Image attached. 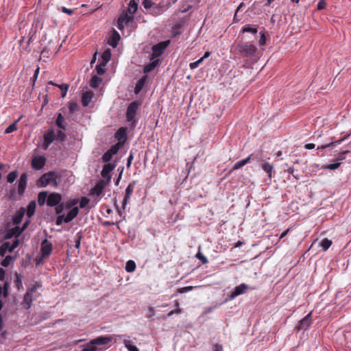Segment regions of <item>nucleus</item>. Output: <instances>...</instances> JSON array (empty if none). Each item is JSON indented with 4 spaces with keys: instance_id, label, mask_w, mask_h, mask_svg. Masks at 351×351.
<instances>
[{
    "instance_id": "1",
    "label": "nucleus",
    "mask_w": 351,
    "mask_h": 351,
    "mask_svg": "<svg viewBox=\"0 0 351 351\" xmlns=\"http://www.w3.org/2000/svg\"><path fill=\"white\" fill-rule=\"evenodd\" d=\"M112 340V336H99L91 339L84 346L82 351H103L107 349L108 345Z\"/></svg>"
},
{
    "instance_id": "2",
    "label": "nucleus",
    "mask_w": 351,
    "mask_h": 351,
    "mask_svg": "<svg viewBox=\"0 0 351 351\" xmlns=\"http://www.w3.org/2000/svg\"><path fill=\"white\" fill-rule=\"evenodd\" d=\"M235 49L243 56L252 58L257 51L256 47L253 44L239 43Z\"/></svg>"
},
{
    "instance_id": "3",
    "label": "nucleus",
    "mask_w": 351,
    "mask_h": 351,
    "mask_svg": "<svg viewBox=\"0 0 351 351\" xmlns=\"http://www.w3.org/2000/svg\"><path fill=\"white\" fill-rule=\"evenodd\" d=\"M141 106V103L137 101L131 102L128 106L126 111V120L132 123V127H135L136 120L135 119L137 110Z\"/></svg>"
},
{
    "instance_id": "4",
    "label": "nucleus",
    "mask_w": 351,
    "mask_h": 351,
    "mask_svg": "<svg viewBox=\"0 0 351 351\" xmlns=\"http://www.w3.org/2000/svg\"><path fill=\"white\" fill-rule=\"evenodd\" d=\"M110 184L109 178L108 180L100 179L97 182L94 187H93L90 191V195L92 196H95L96 197H100L104 193V189L106 186Z\"/></svg>"
},
{
    "instance_id": "5",
    "label": "nucleus",
    "mask_w": 351,
    "mask_h": 351,
    "mask_svg": "<svg viewBox=\"0 0 351 351\" xmlns=\"http://www.w3.org/2000/svg\"><path fill=\"white\" fill-rule=\"evenodd\" d=\"M154 68L155 67H143V73L145 75H143L139 80H138L137 83L136 84L134 90L136 95H138L141 91L145 84L149 80L147 74L152 71Z\"/></svg>"
},
{
    "instance_id": "6",
    "label": "nucleus",
    "mask_w": 351,
    "mask_h": 351,
    "mask_svg": "<svg viewBox=\"0 0 351 351\" xmlns=\"http://www.w3.org/2000/svg\"><path fill=\"white\" fill-rule=\"evenodd\" d=\"M57 176L54 171L44 173L37 181L36 184L39 187H45L52 182H56Z\"/></svg>"
},
{
    "instance_id": "7",
    "label": "nucleus",
    "mask_w": 351,
    "mask_h": 351,
    "mask_svg": "<svg viewBox=\"0 0 351 351\" xmlns=\"http://www.w3.org/2000/svg\"><path fill=\"white\" fill-rule=\"evenodd\" d=\"M169 43L170 40H167L160 42L156 45H154L152 47V56L154 58H158L163 53L165 49L169 46Z\"/></svg>"
},
{
    "instance_id": "8",
    "label": "nucleus",
    "mask_w": 351,
    "mask_h": 351,
    "mask_svg": "<svg viewBox=\"0 0 351 351\" xmlns=\"http://www.w3.org/2000/svg\"><path fill=\"white\" fill-rule=\"evenodd\" d=\"M169 5L170 3H168L167 4H162L160 3L156 4L155 3V5L149 11V13L154 16H159L169 8Z\"/></svg>"
},
{
    "instance_id": "9",
    "label": "nucleus",
    "mask_w": 351,
    "mask_h": 351,
    "mask_svg": "<svg viewBox=\"0 0 351 351\" xmlns=\"http://www.w3.org/2000/svg\"><path fill=\"white\" fill-rule=\"evenodd\" d=\"M56 139V134L53 130H49L46 134L43 136V149L44 150H47L49 145L55 141Z\"/></svg>"
},
{
    "instance_id": "10",
    "label": "nucleus",
    "mask_w": 351,
    "mask_h": 351,
    "mask_svg": "<svg viewBox=\"0 0 351 351\" xmlns=\"http://www.w3.org/2000/svg\"><path fill=\"white\" fill-rule=\"evenodd\" d=\"M136 185V181L130 182L125 189V194L122 202V208L124 210L130 201L131 195L134 192V189Z\"/></svg>"
},
{
    "instance_id": "11",
    "label": "nucleus",
    "mask_w": 351,
    "mask_h": 351,
    "mask_svg": "<svg viewBox=\"0 0 351 351\" xmlns=\"http://www.w3.org/2000/svg\"><path fill=\"white\" fill-rule=\"evenodd\" d=\"M249 288V286L245 283H242L237 286L234 291L230 293V298L232 300L240 295L245 293Z\"/></svg>"
},
{
    "instance_id": "12",
    "label": "nucleus",
    "mask_w": 351,
    "mask_h": 351,
    "mask_svg": "<svg viewBox=\"0 0 351 351\" xmlns=\"http://www.w3.org/2000/svg\"><path fill=\"white\" fill-rule=\"evenodd\" d=\"M62 200V196L57 193H52L48 195L47 204L49 206H56L58 205Z\"/></svg>"
},
{
    "instance_id": "13",
    "label": "nucleus",
    "mask_w": 351,
    "mask_h": 351,
    "mask_svg": "<svg viewBox=\"0 0 351 351\" xmlns=\"http://www.w3.org/2000/svg\"><path fill=\"white\" fill-rule=\"evenodd\" d=\"M52 251V244L47 239H45L41 243L40 252L43 257H48Z\"/></svg>"
},
{
    "instance_id": "14",
    "label": "nucleus",
    "mask_w": 351,
    "mask_h": 351,
    "mask_svg": "<svg viewBox=\"0 0 351 351\" xmlns=\"http://www.w3.org/2000/svg\"><path fill=\"white\" fill-rule=\"evenodd\" d=\"M311 315L312 313L310 312L302 320L300 321L298 325L297 326V329L298 330H307L308 326L311 324Z\"/></svg>"
},
{
    "instance_id": "15",
    "label": "nucleus",
    "mask_w": 351,
    "mask_h": 351,
    "mask_svg": "<svg viewBox=\"0 0 351 351\" xmlns=\"http://www.w3.org/2000/svg\"><path fill=\"white\" fill-rule=\"evenodd\" d=\"M115 168V165L112 163H106L103 166V169L101 172V176L103 179L108 180L109 178L110 182L111 181V175L110 172Z\"/></svg>"
},
{
    "instance_id": "16",
    "label": "nucleus",
    "mask_w": 351,
    "mask_h": 351,
    "mask_svg": "<svg viewBox=\"0 0 351 351\" xmlns=\"http://www.w3.org/2000/svg\"><path fill=\"white\" fill-rule=\"evenodd\" d=\"M45 157L43 156H35L32 158V166L35 169H40L45 166Z\"/></svg>"
},
{
    "instance_id": "17",
    "label": "nucleus",
    "mask_w": 351,
    "mask_h": 351,
    "mask_svg": "<svg viewBox=\"0 0 351 351\" xmlns=\"http://www.w3.org/2000/svg\"><path fill=\"white\" fill-rule=\"evenodd\" d=\"M111 58V50L110 49H106L99 58L98 63L96 66H106V64Z\"/></svg>"
},
{
    "instance_id": "18",
    "label": "nucleus",
    "mask_w": 351,
    "mask_h": 351,
    "mask_svg": "<svg viewBox=\"0 0 351 351\" xmlns=\"http://www.w3.org/2000/svg\"><path fill=\"white\" fill-rule=\"evenodd\" d=\"M27 176L26 173H23L19 180L18 184V193L19 195H23L25 192L27 186Z\"/></svg>"
},
{
    "instance_id": "19",
    "label": "nucleus",
    "mask_w": 351,
    "mask_h": 351,
    "mask_svg": "<svg viewBox=\"0 0 351 351\" xmlns=\"http://www.w3.org/2000/svg\"><path fill=\"white\" fill-rule=\"evenodd\" d=\"M121 39V36L114 29H113L111 36H110L109 40H108V43L109 45L112 47L113 48L117 47L119 41Z\"/></svg>"
},
{
    "instance_id": "20",
    "label": "nucleus",
    "mask_w": 351,
    "mask_h": 351,
    "mask_svg": "<svg viewBox=\"0 0 351 351\" xmlns=\"http://www.w3.org/2000/svg\"><path fill=\"white\" fill-rule=\"evenodd\" d=\"M25 209L23 208H21L15 213V214L12 217V222L14 224L18 225L21 222L23 217L25 215Z\"/></svg>"
},
{
    "instance_id": "21",
    "label": "nucleus",
    "mask_w": 351,
    "mask_h": 351,
    "mask_svg": "<svg viewBox=\"0 0 351 351\" xmlns=\"http://www.w3.org/2000/svg\"><path fill=\"white\" fill-rule=\"evenodd\" d=\"M258 25H246L243 27L241 34L250 33L252 34H256L258 33Z\"/></svg>"
},
{
    "instance_id": "22",
    "label": "nucleus",
    "mask_w": 351,
    "mask_h": 351,
    "mask_svg": "<svg viewBox=\"0 0 351 351\" xmlns=\"http://www.w3.org/2000/svg\"><path fill=\"white\" fill-rule=\"evenodd\" d=\"M33 301V295H29V293H25L23 297V300L21 302V305L23 308L27 310L29 309Z\"/></svg>"
},
{
    "instance_id": "23",
    "label": "nucleus",
    "mask_w": 351,
    "mask_h": 351,
    "mask_svg": "<svg viewBox=\"0 0 351 351\" xmlns=\"http://www.w3.org/2000/svg\"><path fill=\"white\" fill-rule=\"evenodd\" d=\"M79 209L77 207H74L69 211L66 216L64 217V221L69 223L78 214Z\"/></svg>"
},
{
    "instance_id": "24",
    "label": "nucleus",
    "mask_w": 351,
    "mask_h": 351,
    "mask_svg": "<svg viewBox=\"0 0 351 351\" xmlns=\"http://www.w3.org/2000/svg\"><path fill=\"white\" fill-rule=\"evenodd\" d=\"M93 97V93L91 91H86L82 94V106L86 107L90 102L92 98Z\"/></svg>"
},
{
    "instance_id": "25",
    "label": "nucleus",
    "mask_w": 351,
    "mask_h": 351,
    "mask_svg": "<svg viewBox=\"0 0 351 351\" xmlns=\"http://www.w3.org/2000/svg\"><path fill=\"white\" fill-rule=\"evenodd\" d=\"M252 157V154L250 155L247 158H246L245 159H243V160H241L240 161H238L237 162H236L232 169V171H235V170H237L239 169H241L242 167H243L244 165H245L246 164H247L251 158Z\"/></svg>"
},
{
    "instance_id": "26",
    "label": "nucleus",
    "mask_w": 351,
    "mask_h": 351,
    "mask_svg": "<svg viewBox=\"0 0 351 351\" xmlns=\"http://www.w3.org/2000/svg\"><path fill=\"white\" fill-rule=\"evenodd\" d=\"M56 124L60 129H62V130H65L66 129V124L64 123V117L62 116V114L61 113H59L58 114V117H57L56 120Z\"/></svg>"
},
{
    "instance_id": "27",
    "label": "nucleus",
    "mask_w": 351,
    "mask_h": 351,
    "mask_svg": "<svg viewBox=\"0 0 351 351\" xmlns=\"http://www.w3.org/2000/svg\"><path fill=\"white\" fill-rule=\"evenodd\" d=\"M262 169L264 171H265L268 176L271 178L272 177V171L274 167L272 165L267 162H265L262 164Z\"/></svg>"
},
{
    "instance_id": "28",
    "label": "nucleus",
    "mask_w": 351,
    "mask_h": 351,
    "mask_svg": "<svg viewBox=\"0 0 351 351\" xmlns=\"http://www.w3.org/2000/svg\"><path fill=\"white\" fill-rule=\"evenodd\" d=\"M36 202L35 201H31L27 207V215L28 217H31L35 213L36 210Z\"/></svg>"
},
{
    "instance_id": "29",
    "label": "nucleus",
    "mask_w": 351,
    "mask_h": 351,
    "mask_svg": "<svg viewBox=\"0 0 351 351\" xmlns=\"http://www.w3.org/2000/svg\"><path fill=\"white\" fill-rule=\"evenodd\" d=\"M127 9L130 14H134L138 10V3L134 0H130Z\"/></svg>"
},
{
    "instance_id": "30",
    "label": "nucleus",
    "mask_w": 351,
    "mask_h": 351,
    "mask_svg": "<svg viewBox=\"0 0 351 351\" xmlns=\"http://www.w3.org/2000/svg\"><path fill=\"white\" fill-rule=\"evenodd\" d=\"M47 197H48L47 192L43 191V192L39 193L38 196V204L40 206H43L45 204V202L47 203Z\"/></svg>"
},
{
    "instance_id": "31",
    "label": "nucleus",
    "mask_w": 351,
    "mask_h": 351,
    "mask_svg": "<svg viewBox=\"0 0 351 351\" xmlns=\"http://www.w3.org/2000/svg\"><path fill=\"white\" fill-rule=\"evenodd\" d=\"M22 231H23V230H21L19 227H15L14 228H12L7 233V237H8V238H10L11 237H18L21 234Z\"/></svg>"
},
{
    "instance_id": "32",
    "label": "nucleus",
    "mask_w": 351,
    "mask_h": 351,
    "mask_svg": "<svg viewBox=\"0 0 351 351\" xmlns=\"http://www.w3.org/2000/svg\"><path fill=\"white\" fill-rule=\"evenodd\" d=\"M123 343L129 351H139V349L136 346L133 345L131 341L124 339Z\"/></svg>"
},
{
    "instance_id": "33",
    "label": "nucleus",
    "mask_w": 351,
    "mask_h": 351,
    "mask_svg": "<svg viewBox=\"0 0 351 351\" xmlns=\"http://www.w3.org/2000/svg\"><path fill=\"white\" fill-rule=\"evenodd\" d=\"M101 79L97 75H93L90 80V85L92 88H97L101 82Z\"/></svg>"
},
{
    "instance_id": "34",
    "label": "nucleus",
    "mask_w": 351,
    "mask_h": 351,
    "mask_svg": "<svg viewBox=\"0 0 351 351\" xmlns=\"http://www.w3.org/2000/svg\"><path fill=\"white\" fill-rule=\"evenodd\" d=\"M332 242L327 238L324 239L321 243L320 246L324 251H326L332 245Z\"/></svg>"
},
{
    "instance_id": "35",
    "label": "nucleus",
    "mask_w": 351,
    "mask_h": 351,
    "mask_svg": "<svg viewBox=\"0 0 351 351\" xmlns=\"http://www.w3.org/2000/svg\"><path fill=\"white\" fill-rule=\"evenodd\" d=\"M136 269V263L132 260H129L125 264V270L128 272H133Z\"/></svg>"
},
{
    "instance_id": "36",
    "label": "nucleus",
    "mask_w": 351,
    "mask_h": 351,
    "mask_svg": "<svg viewBox=\"0 0 351 351\" xmlns=\"http://www.w3.org/2000/svg\"><path fill=\"white\" fill-rule=\"evenodd\" d=\"M10 243L5 242L0 246V255L4 256L7 252H9Z\"/></svg>"
},
{
    "instance_id": "37",
    "label": "nucleus",
    "mask_w": 351,
    "mask_h": 351,
    "mask_svg": "<svg viewBox=\"0 0 351 351\" xmlns=\"http://www.w3.org/2000/svg\"><path fill=\"white\" fill-rule=\"evenodd\" d=\"M130 13L127 10H123L120 14L118 20L121 21V23H125L127 19H129Z\"/></svg>"
},
{
    "instance_id": "38",
    "label": "nucleus",
    "mask_w": 351,
    "mask_h": 351,
    "mask_svg": "<svg viewBox=\"0 0 351 351\" xmlns=\"http://www.w3.org/2000/svg\"><path fill=\"white\" fill-rule=\"evenodd\" d=\"M40 287V285L38 282H34V285L27 289L26 293H29V295H33L34 293L36 291L37 289Z\"/></svg>"
},
{
    "instance_id": "39",
    "label": "nucleus",
    "mask_w": 351,
    "mask_h": 351,
    "mask_svg": "<svg viewBox=\"0 0 351 351\" xmlns=\"http://www.w3.org/2000/svg\"><path fill=\"white\" fill-rule=\"evenodd\" d=\"M17 176H18V173L16 171H11L8 175L7 181L10 183H12L16 180Z\"/></svg>"
},
{
    "instance_id": "40",
    "label": "nucleus",
    "mask_w": 351,
    "mask_h": 351,
    "mask_svg": "<svg viewBox=\"0 0 351 351\" xmlns=\"http://www.w3.org/2000/svg\"><path fill=\"white\" fill-rule=\"evenodd\" d=\"M210 53L209 51H206L204 56H202V58H200L199 60H197V61L195 62H191L189 64V66H198L202 61L204 58H208L209 56H210Z\"/></svg>"
},
{
    "instance_id": "41",
    "label": "nucleus",
    "mask_w": 351,
    "mask_h": 351,
    "mask_svg": "<svg viewBox=\"0 0 351 351\" xmlns=\"http://www.w3.org/2000/svg\"><path fill=\"white\" fill-rule=\"evenodd\" d=\"M14 284L17 287L18 290H20L23 287L22 285V276L19 274H16V280H14Z\"/></svg>"
},
{
    "instance_id": "42",
    "label": "nucleus",
    "mask_w": 351,
    "mask_h": 351,
    "mask_svg": "<svg viewBox=\"0 0 351 351\" xmlns=\"http://www.w3.org/2000/svg\"><path fill=\"white\" fill-rule=\"evenodd\" d=\"M142 4L145 9L150 10L155 5V3L152 0H143Z\"/></svg>"
},
{
    "instance_id": "43",
    "label": "nucleus",
    "mask_w": 351,
    "mask_h": 351,
    "mask_svg": "<svg viewBox=\"0 0 351 351\" xmlns=\"http://www.w3.org/2000/svg\"><path fill=\"white\" fill-rule=\"evenodd\" d=\"M195 257L201 261L202 264H206L208 262L207 258L200 252V248H199L198 252L196 254Z\"/></svg>"
},
{
    "instance_id": "44",
    "label": "nucleus",
    "mask_w": 351,
    "mask_h": 351,
    "mask_svg": "<svg viewBox=\"0 0 351 351\" xmlns=\"http://www.w3.org/2000/svg\"><path fill=\"white\" fill-rule=\"evenodd\" d=\"M17 130V126H16V121H15L14 123L10 124L6 129H5V134H10V133H12L14 131H16Z\"/></svg>"
},
{
    "instance_id": "45",
    "label": "nucleus",
    "mask_w": 351,
    "mask_h": 351,
    "mask_svg": "<svg viewBox=\"0 0 351 351\" xmlns=\"http://www.w3.org/2000/svg\"><path fill=\"white\" fill-rule=\"evenodd\" d=\"M112 157V155L108 151H107L104 154L101 159L103 162L109 163L108 162L111 160Z\"/></svg>"
},
{
    "instance_id": "46",
    "label": "nucleus",
    "mask_w": 351,
    "mask_h": 351,
    "mask_svg": "<svg viewBox=\"0 0 351 351\" xmlns=\"http://www.w3.org/2000/svg\"><path fill=\"white\" fill-rule=\"evenodd\" d=\"M342 141V140H339V141H335V142H332L330 143H328V144H326V145H322V146H319L317 147L318 149H326L327 147H333V146H335L337 144H339Z\"/></svg>"
},
{
    "instance_id": "47",
    "label": "nucleus",
    "mask_w": 351,
    "mask_h": 351,
    "mask_svg": "<svg viewBox=\"0 0 351 351\" xmlns=\"http://www.w3.org/2000/svg\"><path fill=\"white\" fill-rule=\"evenodd\" d=\"M89 199L86 197H82L80 202V207L84 208L89 203Z\"/></svg>"
},
{
    "instance_id": "48",
    "label": "nucleus",
    "mask_w": 351,
    "mask_h": 351,
    "mask_svg": "<svg viewBox=\"0 0 351 351\" xmlns=\"http://www.w3.org/2000/svg\"><path fill=\"white\" fill-rule=\"evenodd\" d=\"M261 34V36H260V39L258 40V43L261 46H263V45H265V43H266V36H265V32H261L260 33Z\"/></svg>"
},
{
    "instance_id": "49",
    "label": "nucleus",
    "mask_w": 351,
    "mask_h": 351,
    "mask_svg": "<svg viewBox=\"0 0 351 351\" xmlns=\"http://www.w3.org/2000/svg\"><path fill=\"white\" fill-rule=\"evenodd\" d=\"M119 149V143L112 145L108 151L113 156L116 154Z\"/></svg>"
},
{
    "instance_id": "50",
    "label": "nucleus",
    "mask_w": 351,
    "mask_h": 351,
    "mask_svg": "<svg viewBox=\"0 0 351 351\" xmlns=\"http://www.w3.org/2000/svg\"><path fill=\"white\" fill-rule=\"evenodd\" d=\"M350 152L349 150H346V151H343L342 152H341L337 158V160L338 161H341V160H343L346 159V155L348 153H350Z\"/></svg>"
},
{
    "instance_id": "51",
    "label": "nucleus",
    "mask_w": 351,
    "mask_h": 351,
    "mask_svg": "<svg viewBox=\"0 0 351 351\" xmlns=\"http://www.w3.org/2000/svg\"><path fill=\"white\" fill-rule=\"evenodd\" d=\"M77 203V199H70V200H69V201H67L66 202L65 206H66V208H71L74 205H75Z\"/></svg>"
},
{
    "instance_id": "52",
    "label": "nucleus",
    "mask_w": 351,
    "mask_h": 351,
    "mask_svg": "<svg viewBox=\"0 0 351 351\" xmlns=\"http://www.w3.org/2000/svg\"><path fill=\"white\" fill-rule=\"evenodd\" d=\"M134 23V16L132 14H130L129 16V19L125 21V25L128 27H132Z\"/></svg>"
},
{
    "instance_id": "53",
    "label": "nucleus",
    "mask_w": 351,
    "mask_h": 351,
    "mask_svg": "<svg viewBox=\"0 0 351 351\" xmlns=\"http://www.w3.org/2000/svg\"><path fill=\"white\" fill-rule=\"evenodd\" d=\"M125 136V130L123 128H119L117 130V132H116V137L119 140H121V136Z\"/></svg>"
},
{
    "instance_id": "54",
    "label": "nucleus",
    "mask_w": 351,
    "mask_h": 351,
    "mask_svg": "<svg viewBox=\"0 0 351 351\" xmlns=\"http://www.w3.org/2000/svg\"><path fill=\"white\" fill-rule=\"evenodd\" d=\"M193 289L192 286L184 287L178 289V292L180 293H184L191 291Z\"/></svg>"
},
{
    "instance_id": "55",
    "label": "nucleus",
    "mask_w": 351,
    "mask_h": 351,
    "mask_svg": "<svg viewBox=\"0 0 351 351\" xmlns=\"http://www.w3.org/2000/svg\"><path fill=\"white\" fill-rule=\"evenodd\" d=\"M56 137L61 141H64L66 138V135L62 131L59 130L56 134Z\"/></svg>"
},
{
    "instance_id": "56",
    "label": "nucleus",
    "mask_w": 351,
    "mask_h": 351,
    "mask_svg": "<svg viewBox=\"0 0 351 351\" xmlns=\"http://www.w3.org/2000/svg\"><path fill=\"white\" fill-rule=\"evenodd\" d=\"M19 243V241L18 239L13 241L12 244L10 243V248H9L8 251L10 252H12L16 247H18Z\"/></svg>"
},
{
    "instance_id": "57",
    "label": "nucleus",
    "mask_w": 351,
    "mask_h": 351,
    "mask_svg": "<svg viewBox=\"0 0 351 351\" xmlns=\"http://www.w3.org/2000/svg\"><path fill=\"white\" fill-rule=\"evenodd\" d=\"M326 6V0H319L318 4H317V10H321L325 9Z\"/></svg>"
},
{
    "instance_id": "58",
    "label": "nucleus",
    "mask_w": 351,
    "mask_h": 351,
    "mask_svg": "<svg viewBox=\"0 0 351 351\" xmlns=\"http://www.w3.org/2000/svg\"><path fill=\"white\" fill-rule=\"evenodd\" d=\"M81 239H82V236L80 234H77L76 235V238L75 240V247L77 249H80V247Z\"/></svg>"
},
{
    "instance_id": "59",
    "label": "nucleus",
    "mask_w": 351,
    "mask_h": 351,
    "mask_svg": "<svg viewBox=\"0 0 351 351\" xmlns=\"http://www.w3.org/2000/svg\"><path fill=\"white\" fill-rule=\"evenodd\" d=\"M341 163L340 162H335L334 164L328 165L326 168L330 170H335L338 169L340 167Z\"/></svg>"
},
{
    "instance_id": "60",
    "label": "nucleus",
    "mask_w": 351,
    "mask_h": 351,
    "mask_svg": "<svg viewBox=\"0 0 351 351\" xmlns=\"http://www.w3.org/2000/svg\"><path fill=\"white\" fill-rule=\"evenodd\" d=\"M59 87L63 91L62 93V97H65V95L66 94V91L69 88V86L67 84H62Z\"/></svg>"
},
{
    "instance_id": "61",
    "label": "nucleus",
    "mask_w": 351,
    "mask_h": 351,
    "mask_svg": "<svg viewBox=\"0 0 351 351\" xmlns=\"http://www.w3.org/2000/svg\"><path fill=\"white\" fill-rule=\"evenodd\" d=\"M11 259L10 256H6L1 262V265L3 267H8L10 264V261Z\"/></svg>"
},
{
    "instance_id": "62",
    "label": "nucleus",
    "mask_w": 351,
    "mask_h": 351,
    "mask_svg": "<svg viewBox=\"0 0 351 351\" xmlns=\"http://www.w3.org/2000/svg\"><path fill=\"white\" fill-rule=\"evenodd\" d=\"M64 215H58L57 219H56V224L57 226H60L62 223V222L64 221Z\"/></svg>"
},
{
    "instance_id": "63",
    "label": "nucleus",
    "mask_w": 351,
    "mask_h": 351,
    "mask_svg": "<svg viewBox=\"0 0 351 351\" xmlns=\"http://www.w3.org/2000/svg\"><path fill=\"white\" fill-rule=\"evenodd\" d=\"M63 209H64L63 204H59L58 205H57V207L56 208V213L57 214H60L63 211Z\"/></svg>"
},
{
    "instance_id": "64",
    "label": "nucleus",
    "mask_w": 351,
    "mask_h": 351,
    "mask_svg": "<svg viewBox=\"0 0 351 351\" xmlns=\"http://www.w3.org/2000/svg\"><path fill=\"white\" fill-rule=\"evenodd\" d=\"M214 351H223V346L220 344L215 343L214 345Z\"/></svg>"
}]
</instances>
